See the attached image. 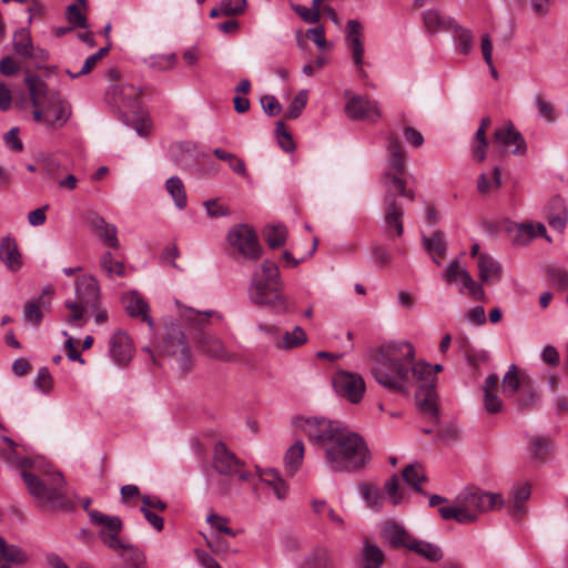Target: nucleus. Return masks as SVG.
<instances>
[{
  "label": "nucleus",
  "mask_w": 568,
  "mask_h": 568,
  "mask_svg": "<svg viewBox=\"0 0 568 568\" xmlns=\"http://www.w3.org/2000/svg\"><path fill=\"white\" fill-rule=\"evenodd\" d=\"M379 359L373 368L376 382L383 387L407 393L417 385L416 406L422 414L437 419V394L432 385L433 372L430 364L414 363L415 348L407 342H393L379 347Z\"/></svg>",
  "instance_id": "obj_1"
},
{
  "label": "nucleus",
  "mask_w": 568,
  "mask_h": 568,
  "mask_svg": "<svg viewBox=\"0 0 568 568\" xmlns=\"http://www.w3.org/2000/svg\"><path fill=\"white\" fill-rule=\"evenodd\" d=\"M292 424L322 450L324 465L333 473H356L371 460L365 439L337 420L296 416Z\"/></svg>",
  "instance_id": "obj_2"
},
{
  "label": "nucleus",
  "mask_w": 568,
  "mask_h": 568,
  "mask_svg": "<svg viewBox=\"0 0 568 568\" xmlns=\"http://www.w3.org/2000/svg\"><path fill=\"white\" fill-rule=\"evenodd\" d=\"M24 447L8 436L0 437V458L10 467L22 469L21 476L28 491L42 504L51 505L59 501L63 495L64 478L61 473L53 471L40 479L27 471L33 463L30 457L23 456L20 449Z\"/></svg>",
  "instance_id": "obj_3"
},
{
  "label": "nucleus",
  "mask_w": 568,
  "mask_h": 568,
  "mask_svg": "<svg viewBox=\"0 0 568 568\" xmlns=\"http://www.w3.org/2000/svg\"><path fill=\"white\" fill-rule=\"evenodd\" d=\"M179 315L189 329L195 347L210 358L230 362L235 355L226 348L223 341L209 328L213 321L221 322L223 315L215 310L196 311L176 302Z\"/></svg>",
  "instance_id": "obj_4"
},
{
  "label": "nucleus",
  "mask_w": 568,
  "mask_h": 568,
  "mask_svg": "<svg viewBox=\"0 0 568 568\" xmlns=\"http://www.w3.org/2000/svg\"><path fill=\"white\" fill-rule=\"evenodd\" d=\"M505 500L500 494L488 493L476 486H467L460 490L449 506L438 509L445 520L454 519L458 524L467 525L478 520L486 511L503 508Z\"/></svg>",
  "instance_id": "obj_5"
},
{
  "label": "nucleus",
  "mask_w": 568,
  "mask_h": 568,
  "mask_svg": "<svg viewBox=\"0 0 568 568\" xmlns=\"http://www.w3.org/2000/svg\"><path fill=\"white\" fill-rule=\"evenodd\" d=\"M281 288L282 280L277 265L265 260L252 277L248 297L256 305L266 306L277 314H285L288 312V303Z\"/></svg>",
  "instance_id": "obj_6"
},
{
  "label": "nucleus",
  "mask_w": 568,
  "mask_h": 568,
  "mask_svg": "<svg viewBox=\"0 0 568 568\" xmlns=\"http://www.w3.org/2000/svg\"><path fill=\"white\" fill-rule=\"evenodd\" d=\"M100 305V287L95 277L91 275H81L75 280V298L64 302L69 314L65 316V323L82 327L88 318L87 313L94 312Z\"/></svg>",
  "instance_id": "obj_7"
},
{
  "label": "nucleus",
  "mask_w": 568,
  "mask_h": 568,
  "mask_svg": "<svg viewBox=\"0 0 568 568\" xmlns=\"http://www.w3.org/2000/svg\"><path fill=\"white\" fill-rule=\"evenodd\" d=\"M164 354L175 357L183 371H189L192 365V354L181 326L171 324L161 345Z\"/></svg>",
  "instance_id": "obj_8"
},
{
  "label": "nucleus",
  "mask_w": 568,
  "mask_h": 568,
  "mask_svg": "<svg viewBox=\"0 0 568 568\" xmlns=\"http://www.w3.org/2000/svg\"><path fill=\"white\" fill-rule=\"evenodd\" d=\"M229 243L248 260H258L262 246L253 227L247 224L233 226L227 234Z\"/></svg>",
  "instance_id": "obj_9"
},
{
  "label": "nucleus",
  "mask_w": 568,
  "mask_h": 568,
  "mask_svg": "<svg viewBox=\"0 0 568 568\" xmlns=\"http://www.w3.org/2000/svg\"><path fill=\"white\" fill-rule=\"evenodd\" d=\"M335 393L343 399L357 404L365 394L366 386L363 377L353 372L337 371L332 378Z\"/></svg>",
  "instance_id": "obj_10"
},
{
  "label": "nucleus",
  "mask_w": 568,
  "mask_h": 568,
  "mask_svg": "<svg viewBox=\"0 0 568 568\" xmlns=\"http://www.w3.org/2000/svg\"><path fill=\"white\" fill-rule=\"evenodd\" d=\"M45 126L58 130L65 125L72 114V106L59 92L50 91L45 85Z\"/></svg>",
  "instance_id": "obj_11"
},
{
  "label": "nucleus",
  "mask_w": 568,
  "mask_h": 568,
  "mask_svg": "<svg viewBox=\"0 0 568 568\" xmlns=\"http://www.w3.org/2000/svg\"><path fill=\"white\" fill-rule=\"evenodd\" d=\"M89 518L91 524L100 527L98 536L104 546L109 549L119 547V542L122 541L120 532L123 524L118 516L105 515L99 510H90Z\"/></svg>",
  "instance_id": "obj_12"
},
{
  "label": "nucleus",
  "mask_w": 568,
  "mask_h": 568,
  "mask_svg": "<svg viewBox=\"0 0 568 568\" xmlns=\"http://www.w3.org/2000/svg\"><path fill=\"white\" fill-rule=\"evenodd\" d=\"M214 467L220 474L237 476L243 481L248 480L251 477L250 471L244 469V463L221 442L214 448Z\"/></svg>",
  "instance_id": "obj_13"
},
{
  "label": "nucleus",
  "mask_w": 568,
  "mask_h": 568,
  "mask_svg": "<svg viewBox=\"0 0 568 568\" xmlns=\"http://www.w3.org/2000/svg\"><path fill=\"white\" fill-rule=\"evenodd\" d=\"M364 28L358 20H348L345 30L346 44L352 53L353 62L361 77H366L364 64Z\"/></svg>",
  "instance_id": "obj_14"
},
{
  "label": "nucleus",
  "mask_w": 568,
  "mask_h": 568,
  "mask_svg": "<svg viewBox=\"0 0 568 568\" xmlns=\"http://www.w3.org/2000/svg\"><path fill=\"white\" fill-rule=\"evenodd\" d=\"M345 113L348 119L376 122L381 119L382 113L378 104L362 95H351L345 104Z\"/></svg>",
  "instance_id": "obj_15"
},
{
  "label": "nucleus",
  "mask_w": 568,
  "mask_h": 568,
  "mask_svg": "<svg viewBox=\"0 0 568 568\" xmlns=\"http://www.w3.org/2000/svg\"><path fill=\"white\" fill-rule=\"evenodd\" d=\"M494 141L504 151H510L515 155H523L526 152V143L511 122L495 129Z\"/></svg>",
  "instance_id": "obj_16"
},
{
  "label": "nucleus",
  "mask_w": 568,
  "mask_h": 568,
  "mask_svg": "<svg viewBox=\"0 0 568 568\" xmlns=\"http://www.w3.org/2000/svg\"><path fill=\"white\" fill-rule=\"evenodd\" d=\"M385 216H384V227L385 233L390 239L402 236L404 232L403 227V206L397 202V199L392 194L389 196H385Z\"/></svg>",
  "instance_id": "obj_17"
},
{
  "label": "nucleus",
  "mask_w": 568,
  "mask_h": 568,
  "mask_svg": "<svg viewBox=\"0 0 568 568\" xmlns=\"http://www.w3.org/2000/svg\"><path fill=\"white\" fill-rule=\"evenodd\" d=\"M26 83L29 89L32 105L34 106L33 119L36 122L45 125V83L37 75H28Z\"/></svg>",
  "instance_id": "obj_18"
},
{
  "label": "nucleus",
  "mask_w": 568,
  "mask_h": 568,
  "mask_svg": "<svg viewBox=\"0 0 568 568\" xmlns=\"http://www.w3.org/2000/svg\"><path fill=\"white\" fill-rule=\"evenodd\" d=\"M134 347L130 336L118 331L110 339V355L119 365L126 364L133 356Z\"/></svg>",
  "instance_id": "obj_19"
},
{
  "label": "nucleus",
  "mask_w": 568,
  "mask_h": 568,
  "mask_svg": "<svg viewBox=\"0 0 568 568\" xmlns=\"http://www.w3.org/2000/svg\"><path fill=\"white\" fill-rule=\"evenodd\" d=\"M545 217L550 227L562 232L568 220V213L564 199L554 196L545 207Z\"/></svg>",
  "instance_id": "obj_20"
},
{
  "label": "nucleus",
  "mask_w": 568,
  "mask_h": 568,
  "mask_svg": "<svg viewBox=\"0 0 568 568\" xmlns=\"http://www.w3.org/2000/svg\"><path fill=\"white\" fill-rule=\"evenodd\" d=\"M89 224L97 232V235L109 246L119 247L118 230L114 224L108 223L100 214L90 213L88 216Z\"/></svg>",
  "instance_id": "obj_21"
},
{
  "label": "nucleus",
  "mask_w": 568,
  "mask_h": 568,
  "mask_svg": "<svg viewBox=\"0 0 568 568\" xmlns=\"http://www.w3.org/2000/svg\"><path fill=\"white\" fill-rule=\"evenodd\" d=\"M128 314L132 317H141L150 328H153V320L149 315V304L136 292H130L122 297Z\"/></svg>",
  "instance_id": "obj_22"
},
{
  "label": "nucleus",
  "mask_w": 568,
  "mask_h": 568,
  "mask_svg": "<svg viewBox=\"0 0 568 568\" xmlns=\"http://www.w3.org/2000/svg\"><path fill=\"white\" fill-rule=\"evenodd\" d=\"M28 560L29 556L21 547L8 544L0 536V568H11V565H23Z\"/></svg>",
  "instance_id": "obj_23"
},
{
  "label": "nucleus",
  "mask_w": 568,
  "mask_h": 568,
  "mask_svg": "<svg viewBox=\"0 0 568 568\" xmlns=\"http://www.w3.org/2000/svg\"><path fill=\"white\" fill-rule=\"evenodd\" d=\"M529 378L524 372L520 373L515 364H511L501 381L503 393L509 398L515 397Z\"/></svg>",
  "instance_id": "obj_24"
},
{
  "label": "nucleus",
  "mask_w": 568,
  "mask_h": 568,
  "mask_svg": "<svg viewBox=\"0 0 568 568\" xmlns=\"http://www.w3.org/2000/svg\"><path fill=\"white\" fill-rule=\"evenodd\" d=\"M499 384V377L496 374H490L486 377L483 384L484 405L488 413L496 414L503 408V403L496 394Z\"/></svg>",
  "instance_id": "obj_25"
},
{
  "label": "nucleus",
  "mask_w": 568,
  "mask_h": 568,
  "mask_svg": "<svg viewBox=\"0 0 568 568\" xmlns=\"http://www.w3.org/2000/svg\"><path fill=\"white\" fill-rule=\"evenodd\" d=\"M125 565L132 568H143L146 562L144 552L133 544L122 540L119 542V547L112 548Z\"/></svg>",
  "instance_id": "obj_26"
},
{
  "label": "nucleus",
  "mask_w": 568,
  "mask_h": 568,
  "mask_svg": "<svg viewBox=\"0 0 568 568\" xmlns=\"http://www.w3.org/2000/svg\"><path fill=\"white\" fill-rule=\"evenodd\" d=\"M13 47L14 51L24 58H47V53L43 50L34 49L30 34L26 29H20L14 32Z\"/></svg>",
  "instance_id": "obj_27"
},
{
  "label": "nucleus",
  "mask_w": 568,
  "mask_h": 568,
  "mask_svg": "<svg viewBox=\"0 0 568 568\" xmlns=\"http://www.w3.org/2000/svg\"><path fill=\"white\" fill-rule=\"evenodd\" d=\"M423 246L432 257L433 262L440 265V258L447 252V242L442 231H435L432 236H423Z\"/></svg>",
  "instance_id": "obj_28"
},
{
  "label": "nucleus",
  "mask_w": 568,
  "mask_h": 568,
  "mask_svg": "<svg viewBox=\"0 0 568 568\" xmlns=\"http://www.w3.org/2000/svg\"><path fill=\"white\" fill-rule=\"evenodd\" d=\"M383 534L385 539L393 547H404L408 550L409 545L413 544L415 539L403 526L396 523H387L384 526Z\"/></svg>",
  "instance_id": "obj_29"
},
{
  "label": "nucleus",
  "mask_w": 568,
  "mask_h": 568,
  "mask_svg": "<svg viewBox=\"0 0 568 568\" xmlns=\"http://www.w3.org/2000/svg\"><path fill=\"white\" fill-rule=\"evenodd\" d=\"M307 335L301 326H295L291 332H284L274 338V346L281 351H290L304 345Z\"/></svg>",
  "instance_id": "obj_30"
},
{
  "label": "nucleus",
  "mask_w": 568,
  "mask_h": 568,
  "mask_svg": "<svg viewBox=\"0 0 568 568\" xmlns=\"http://www.w3.org/2000/svg\"><path fill=\"white\" fill-rule=\"evenodd\" d=\"M423 21L426 30L430 33L439 31H449L455 27V20L443 16L436 10H426L423 12Z\"/></svg>",
  "instance_id": "obj_31"
},
{
  "label": "nucleus",
  "mask_w": 568,
  "mask_h": 568,
  "mask_svg": "<svg viewBox=\"0 0 568 568\" xmlns=\"http://www.w3.org/2000/svg\"><path fill=\"white\" fill-rule=\"evenodd\" d=\"M531 495V487L528 483L516 484L510 490L511 511L510 515L519 518L525 513L524 504Z\"/></svg>",
  "instance_id": "obj_32"
},
{
  "label": "nucleus",
  "mask_w": 568,
  "mask_h": 568,
  "mask_svg": "<svg viewBox=\"0 0 568 568\" xmlns=\"http://www.w3.org/2000/svg\"><path fill=\"white\" fill-rule=\"evenodd\" d=\"M261 480L267 485L274 493L277 499H285L288 493V485L281 477L280 473L276 469L268 468L263 469L260 473Z\"/></svg>",
  "instance_id": "obj_33"
},
{
  "label": "nucleus",
  "mask_w": 568,
  "mask_h": 568,
  "mask_svg": "<svg viewBox=\"0 0 568 568\" xmlns=\"http://www.w3.org/2000/svg\"><path fill=\"white\" fill-rule=\"evenodd\" d=\"M477 266L479 271V278L483 282L499 281L503 268L493 256L488 254L479 255Z\"/></svg>",
  "instance_id": "obj_34"
},
{
  "label": "nucleus",
  "mask_w": 568,
  "mask_h": 568,
  "mask_svg": "<svg viewBox=\"0 0 568 568\" xmlns=\"http://www.w3.org/2000/svg\"><path fill=\"white\" fill-rule=\"evenodd\" d=\"M0 258L11 271H17L21 266V255L14 240L7 237L0 243Z\"/></svg>",
  "instance_id": "obj_35"
},
{
  "label": "nucleus",
  "mask_w": 568,
  "mask_h": 568,
  "mask_svg": "<svg viewBox=\"0 0 568 568\" xmlns=\"http://www.w3.org/2000/svg\"><path fill=\"white\" fill-rule=\"evenodd\" d=\"M165 190L173 200L175 207L180 211L187 205L186 189L183 181L179 176H171L165 181Z\"/></svg>",
  "instance_id": "obj_36"
},
{
  "label": "nucleus",
  "mask_w": 568,
  "mask_h": 568,
  "mask_svg": "<svg viewBox=\"0 0 568 568\" xmlns=\"http://www.w3.org/2000/svg\"><path fill=\"white\" fill-rule=\"evenodd\" d=\"M305 447L302 440H296L285 453L284 465L286 471L293 476L302 466Z\"/></svg>",
  "instance_id": "obj_37"
},
{
  "label": "nucleus",
  "mask_w": 568,
  "mask_h": 568,
  "mask_svg": "<svg viewBox=\"0 0 568 568\" xmlns=\"http://www.w3.org/2000/svg\"><path fill=\"white\" fill-rule=\"evenodd\" d=\"M409 550L433 562L443 558V550L438 545L416 538L409 545Z\"/></svg>",
  "instance_id": "obj_38"
},
{
  "label": "nucleus",
  "mask_w": 568,
  "mask_h": 568,
  "mask_svg": "<svg viewBox=\"0 0 568 568\" xmlns=\"http://www.w3.org/2000/svg\"><path fill=\"white\" fill-rule=\"evenodd\" d=\"M387 151L388 166L397 173H403L405 171V153L396 136L389 138Z\"/></svg>",
  "instance_id": "obj_39"
},
{
  "label": "nucleus",
  "mask_w": 568,
  "mask_h": 568,
  "mask_svg": "<svg viewBox=\"0 0 568 568\" xmlns=\"http://www.w3.org/2000/svg\"><path fill=\"white\" fill-rule=\"evenodd\" d=\"M384 185L386 187V195L389 196L390 194L397 199V194L403 195L409 200L414 199V192L412 190L406 189L405 181L392 173H386L384 175Z\"/></svg>",
  "instance_id": "obj_40"
},
{
  "label": "nucleus",
  "mask_w": 568,
  "mask_h": 568,
  "mask_svg": "<svg viewBox=\"0 0 568 568\" xmlns=\"http://www.w3.org/2000/svg\"><path fill=\"white\" fill-rule=\"evenodd\" d=\"M500 185V170L495 166L490 173L483 172L477 179V190L481 195H488Z\"/></svg>",
  "instance_id": "obj_41"
},
{
  "label": "nucleus",
  "mask_w": 568,
  "mask_h": 568,
  "mask_svg": "<svg viewBox=\"0 0 568 568\" xmlns=\"http://www.w3.org/2000/svg\"><path fill=\"white\" fill-rule=\"evenodd\" d=\"M403 479L406 484L412 486L414 490L423 493L420 483L426 481L427 477L420 464L414 463L408 465L403 470Z\"/></svg>",
  "instance_id": "obj_42"
},
{
  "label": "nucleus",
  "mask_w": 568,
  "mask_h": 568,
  "mask_svg": "<svg viewBox=\"0 0 568 568\" xmlns=\"http://www.w3.org/2000/svg\"><path fill=\"white\" fill-rule=\"evenodd\" d=\"M263 235L271 248H277L285 244L287 229L283 224L268 225L264 229Z\"/></svg>",
  "instance_id": "obj_43"
},
{
  "label": "nucleus",
  "mask_w": 568,
  "mask_h": 568,
  "mask_svg": "<svg viewBox=\"0 0 568 568\" xmlns=\"http://www.w3.org/2000/svg\"><path fill=\"white\" fill-rule=\"evenodd\" d=\"M449 31L454 33V41L459 52L463 54H468L473 49L474 36L469 29H466L455 22V27Z\"/></svg>",
  "instance_id": "obj_44"
},
{
  "label": "nucleus",
  "mask_w": 568,
  "mask_h": 568,
  "mask_svg": "<svg viewBox=\"0 0 568 568\" xmlns=\"http://www.w3.org/2000/svg\"><path fill=\"white\" fill-rule=\"evenodd\" d=\"M302 568H334V565L328 551L317 547L306 557Z\"/></svg>",
  "instance_id": "obj_45"
},
{
  "label": "nucleus",
  "mask_w": 568,
  "mask_h": 568,
  "mask_svg": "<svg viewBox=\"0 0 568 568\" xmlns=\"http://www.w3.org/2000/svg\"><path fill=\"white\" fill-rule=\"evenodd\" d=\"M531 458L544 462L552 452V442L548 437L535 436L530 439Z\"/></svg>",
  "instance_id": "obj_46"
},
{
  "label": "nucleus",
  "mask_w": 568,
  "mask_h": 568,
  "mask_svg": "<svg viewBox=\"0 0 568 568\" xmlns=\"http://www.w3.org/2000/svg\"><path fill=\"white\" fill-rule=\"evenodd\" d=\"M362 568H381L384 562V552L381 548L369 542H365L363 549Z\"/></svg>",
  "instance_id": "obj_47"
},
{
  "label": "nucleus",
  "mask_w": 568,
  "mask_h": 568,
  "mask_svg": "<svg viewBox=\"0 0 568 568\" xmlns=\"http://www.w3.org/2000/svg\"><path fill=\"white\" fill-rule=\"evenodd\" d=\"M42 305V296L27 302L23 307V320L32 325H39L43 317Z\"/></svg>",
  "instance_id": "obj_48"
},
{
  "label": "nucleus",
  "mask_w": 568,
  "mask_h": 568,
  "mask_svg": "<svg viewBox=\"0 0 568 568\" xmlns=\"http://www.w3.org/2000/svg\"><path fill=\"white\" fill-rule=\"evenodd\" d=\"M538 393L531 378H529L528 381L525 382L524 387L520 390V394L518 396V406L521 409L529 408L535 406L538 403Z\"/></svg>",
  "instance_id": "obj_49"
},
{
  "label": "nucleus",
  "mask_w": 568,
  "mask_h": 568,
  "mask_svg": "<svg viewBox=\"0 0 568 568\" xmlns=\"http://www.w3.org/2000/svg\"><path fill=\"white\" fill-rule=\"evenodd\" d=\"M361 493L369 508L374 510H379L382 508L383 497L377 487L369 484H362Z\"/></svg>",
  "instance_id": "obj_50"
},
{
  "label": "nucleus",
  "mask_w": 568,
  "mask_h": 568,
  "mask_svg": "<svg viewBox=\"0 0 568 568\" xmlns=\"http://www.w3.org/2000/svg\"><path fill=\"white\" fill-rule=\"evenodd\" d=\"M460 283V292H463V288H466L468 291V294L475 301H483L485 298V291L483 286L479 283L475 282L467 271L462 272Z\"/></svg>",
  "instance_id": "obj_51"
},
{
  "label": "nucleus",
  "mask_w": 568,
  "mask_h": 568,
  "mask_svg": "<svg viewBox=\"0 0 568 568\" xmlns=\"http://www.w3.org/2000/svg\"><path fill=\"white\" fill-rule=\"evenodd\" d=\"M480 51H481L483 59H484L485 63L487 64V67L490 70L491 77L497 79L498 72H497L496 68L494 67V62H493V40H491L490 36L487 33L481 36Z\"/></svg>",
  "instance_id": "obj_52"
},
{
  "label": "nucleus",
  "mask_w": 568,
  "mask_h": 568,
  "mask_svg": "<svg viewBox=\"0 0 568 568\" xmlns=\"http://www.w3.org/2000/svg\"><path fill=\"white\" fill-rule=\"evenodd\" d=\"M307 98L308 93L306 90L300 91L291 102L285 118L290 120L297 119L302 114L303 109L306 106Z\"/></svg>",
  "instance_id": "obj_53"
},
{
  "label": "nucleus",
  "mask_w": 568,
  "mask_h": 568,
  "mask_svg": "<svg viewBox=\"0 0 568 568\" xmlns=\"http://www.w3.org/2000/svg\"><path fill=\"white\" fill-rule=\"evenodd\" d=\"M101 267L109 275L122 276L124 274V266L121 262L113 258L110 252L103 253L101 256Z\"/></svg>",
  "instance_id": "obj_54"
},
{
  "label": "nucleus",
  "mask_w": 568,
  "mask_h": 568,
  "mask_svg": "<svg viewBox=\"0 0 568 568\" xmlns=\"http://www.w3.org/2000/svg\"><path fill=\"white\" fill-rule=\"evenodd\" d=\"M229 518L211 513L206 517V523L215 530L235 537L237 532L229 527Z\"/></svg>",
  "instance_id": "obj_55"
},
{
  "label": "nucleus",
  "mask_w": 568,
  "mask_h": 568,
  "mask_svg": "<svg viewBox=\"0 0 568 568\" xmlns=\"http://www.w3.org/2000/svg\"><path fill=\"white\" fill-rule=\"evenodd\" d=\"M67 20L72 28L88 29V20L77 4H69L65 11Z\"/></svg>",
  "instance_id": "obj_56"
},
{
  "label": "nucleus",
  "mask_w": 568,
  "mask_h": 568,
  "mask_svg": "<svg viewBox=\"0 0 568 568\" xmlns=\"http://www.w3.org/2000/svg\"><path fill=\"white\" fill-rule=\"evenodd\" d=\"M535 105L538 110V115L547 122H554L556 114L554 106L550 102L546 101L541 94H536L534 98Z\"/></svg>",
  "instance_id": "obj_57"
},
{
  "label": "nucleus",
  "mask_w": 568,
  "mask_h": 568,
  "mask_svg": "<svg viewBox=\"0 0 568 568\" xmlns=\"http://www.w3.org/2000/svg\"><path fill=\"white\" fill-rule=\"evenodd\" d=\"M176 55L174 53L159 54L150 58L149 65L159 71L172 69L176 63Z\"/></svg>",
  "instance_id": "obj_58"
},
{
  "label": "nucleus",
  "mask_w": 568,
  "mask_h": 568,
  "mask_svg": "<svg viewBox=\"0 0 568 568\" xmlns=\"http://www.w3.org/2000/svg\"><path fill=\"white\" fill-rule=\"evenodd\" d=\"M384 491L390 498L393 505H399L404 498V493L399 489V480L396 476H392L384 484Z\"/></svg>",
  "instance_id": "obj_59"
},
{
  "label": "nucleus",
  "mask_w": 568,
  "mask_h": 568,
  "mask_svg": "<svg viewBox=\"0 0 568 568\" xmlns=\"http://www.w3.org/2000/svg\"><path fill=\"white\" fill-rule=\"evenodd\" d=\"M122 102L125 105H133L141 95V90L131 83H124L116 88Z\"/></svg>",
  "instance_id": "obj_60"
},
{
  "label": "nucleus",
  "mask_w": 568,
  "mask_h": 568,
  "mask_svg": "<svg viewBox=\"0 0 568 568\" xmlns=\"http://www.w3.org/2000/svg\"><path fill=\"white\" fill-rule=\"evenodd\" d=\"M34 386L43 394H48L51 390L53 386V378L47 367H41L38 371L37 377L34 379Z\"/></svg>",
  "instance_id": "obj_61"
},
{
  "label": "nucleus",
  "mask_w": 568,
  "mask_h": 568,
  "mask_svg": "<svg viewBox=\"0 0 568 568\" xmlns=\"http://www.w3.org/2000/svg\"><path fill=\"white\" fill-rule=\"evenodd\" d=\"M275 133L278 140V144L283 151L292 152L295 149V143L292 139V135L286 131L282 122H277Z\"/></svg>",
  "instance_id": "obj_62"
},
{
  "label": "nucleus",
  "mask_w": 568,
  "mask_h": 568,
  "mask_svg": "<svg viewBox=\"0 0 568 568\" xmlns=\"http://www.w3.org/2000/svg\"><path fill=\"white\" fill-rule=\"evenodd\" d=\"M518 231L519 235L525 237V241H530L537 236H544L546 234V227L542 223L521 224Z\"/></svg>",
  "instance_id": "obj_63"
},
{
  "label": "nucleus",
  "mask_w": 568,
  "mask_h": 568,
  "mask_svg": "<svg viewBox=\"0 0 568 568\" xmlns=\"http://www.w3.org/2000/svg\"><path fill=\"white\" fill-rule=\"evenodd\" d=\"M246 0H222V14L223 16H237L245 11Z\"/></svg>",
  "instance_id": "obj_64"
}]
</instances>
